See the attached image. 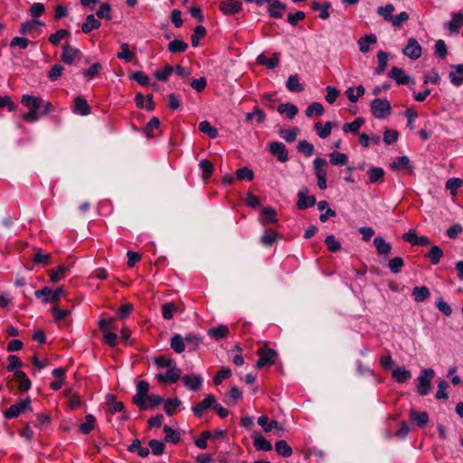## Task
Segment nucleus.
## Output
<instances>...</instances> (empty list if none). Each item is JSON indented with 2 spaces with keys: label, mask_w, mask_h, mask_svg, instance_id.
<instances>
[{
  "label": "nucleus",
  "mask_w": 463,
  "mask_h": 463,
  "mask_svg": "<svg viewBox=\"0 0 463 463\" xmlns=\"http://www.w3.org/2000/svg\"><path fill=\"white\" fill-rule=\"evenodd\" d=\"M21 103L28 109L23 114V119L28 123L38 121L41 117V97L24 94Z\"/></svg>",
  "instance_id": "obj_1"
},
{
  "label": "nucleus",
  "mask_w": 463,
  "mask_h": 463,
  "mask_svg": "<svg viewBox=\"0 0 463 463\" xmlns=\"http://www.w3.org/2000/svg\"><path fill=\"white\" fill-rule=\"evenodd\" d=\"M435 376L434 370L422 369L417 378V392L420 396H425L430 392L431 381Z\"/></svg>",
  "instance_id": "obj_2"
},
{
  "label": "nucleus",
  "mask_w": 463,
  "mask_h": 463,
  "mask_svg": "<svg viewBox=\"0 0 463 463\" xmlns=\"http://www.w3.org/2000/svg\"><path fill=\"white\" fill-rule=\"evenodd\" d=\"M257 354L259 356V360L256 363V368L261 369L266 366H271L275 364L277 358V352L268 347L267 345H263L257 350Z\"/></svg>",
  "instance_id": "obj_3"
},
{
  "label": "nucleus",
  "mask_w": 463,
  "mask_h": 463,
  "mask_svg": "<svg viewBox=\"0 0 463 463\" xmlns=\"http://www.w3.org/2000/svg\"><path fill=\"white\" fill-rule=\"evenodd\" d=\"M371 112L376 118H385L392 112L391 103L385 99H374L371 102Z\"/></svg>",
  "instance_id": "obj_4"
},
{
  "label": "nucleus",
  "mask_w": 463,
  "mask_h": 463,
  "mask_svg": "<svg viewBox=\"0 0 463 463\" xmlns=\"http://www.w3.org/2000/svg\"><path fill=\"white\" fill-rule=\"evenodd\" d=\"M149 383L146 381H139L137 383V393L133 397V402L141 409L146 410L148 408L146 404V398L149 395Z\"/></svg>",
  "instance_id": "obj_5"
},
{
  "label": "nucleus",
  "mask_w": 463,
  "mask_h": 463,
  "mask_svg": "<svg viewBox=\"0 0 463 463\" xmlns=\"http://www.w3.org/2000/svg\"><path fill=\"white\" fill-rule=\"evenodd\" d=\"M65 296V291L61 287L52 291L49 287H44L40 290L35 291V297L43 298V302L57 303L61 297Z\"/></svg>",
  "instance_id": "obj_6"
},
{
  "label": "nucleus",
  "mask_w": 463,
  "mask_h": 463,
  "mask_svg": "<svg viewBox=\"0 0 463 463\" xmlns=\"http://www.w3.org/2000/svg\"><path fill=\"white\" fill-rule=\"evenodd\" d=\"M181 369L177 366H172L166 369L165 373H158L156 374V379L158 383H175L181 378Z\"/></svg>",
  "instance_id": "obj_7"
},
{
  "label": "nucleus",
  "mask_w": 463,
  "mask_h": 463,
  "mask_svg": "<svg viewBox=\"0 0 463 463\" xmlns=\"http://www.w3.org/2000/svg\"><path fill=\"white\" fill-rule=\"evenodd\" d=\"M31 400L30 398H26L24 400H21L16 404L10 406L5 412L4 416L5 419H14L17 418L22 412L25 411L30 408Z\"/></svg>",
  "instance_id": "obj_8"
},
{
  "label": "nucleus",
  "mask_w": 463,
  "mask_h": 463,
  "mask_svg": "<svg viewBox=\"0 0 463 463\" xmlns=\"http://www.w3.org/2000/svg\"><path fill=\"white\" fill-rule=\"evenodd\" d=\"M402 52L411 60H417L421 56V46L416 39L410 38Z\"/></svg>",
  "instance_id": "obj_9"
},
{
  "label": "nucleus",
  "mask_w": 463,
  "mask_h": 463,
  "mask_svg": "<svg viewBox=\"0 0 463 463\" xmlns=\"http://www.w3.org/2000/svg\"><path fill=\"white\" fill-rule=\"evenodd\" d=\"M242 5L238 0H225L221 2L220 10L225 15H232L241 12Z\"/></svg>",
  "instance_id": "obj_10"
},
{
  "label": "nucleus",
  "mask_w": 463,
  "mask_h": 463,
  "mask_svg": "<svg viewBox=\"0 0 463 463\" xmlns=\"http://www.w3.org/2000/svg\"><path fill=\"white\" fill-rule=\"evenodd\" d=\"M184 385L193 392H197L201 389L203 379L198 374H186L182 377Z\"/></svg>",
  "instance_id": "obj_11"
},
{
  "label": "nucleus",
  "mask_w": 463,
  "mask_h": 463,
  "mask_svg": "<svg viewBox=\"0 0 463 463\" xmlns=\"http://www.w3.org/2000/svg\"><path fill=\"white\" fill-rule=\"evenodd\" d=\"M216 399L213 394H208L201 402L193 407L194 414L197 417L203 416L212 406H214Z\"/></svg>",
  "instance_id": "obj_12"
},
{
  "label": "nucleus",
  "mask_w": 463,
  "mask_h": 463,
  "mask_svg": "<svg viewBox=\"0 0 463 463\" xmlns=\"http://www.w3.org/2000/svg\"><path fill=\"white\" fill-rule=\"evenodd\" d=\"M403 239L412 246H429L430 244V241L428 237L417 235L414 230H410L405 233Z\"/></svg>",
  "instance_id": "obj_13"
},
{
  "label": "nucleus",
  "mask_w": 463,
  "mask_h": 463,
  "mask_svg": "<svg viewBox=\"0 0 463 463\" xmlns=\"http://www.w3.org/2000/svg\"><path fill=\"white\" fill-rule=\"evenodd\" d=\"M307 189L302 188L298 193V208L299 210H305L312 207L316 203V198L312 195H307Z\"/></svg>",
  "instance_id": "obj_14"
},
{
  "label": "nucleus",
  "mask_w": 463,
  "mask_h": 463,
  "mask_svg": "<svg viewBox=\"0 0 463 463\" xmlns=\"http://www.w3.org/2000/svg\"><path fill=\"white\" fill-rule=\"evenodd\" d=\"M269 152L276 156L278 160L281 163H285L288 160V150L286 146L280 142H271L269 144Z\"/></svg>",
  "instance_id": "obj_15"
},
{
  "label": "nucleus",
  "mask_w": 463,
  "mask_h": 463,
  "mask_svg": "<svg viewBox=\"0 0 463 463\" xmlns=\"http://www.w3.org/2000/svg\"><path fill=\"white\" fill-rule=\"evenodd\" d=\"M390 78L396 81L398 85H405L412 83L414 80H411L408 75L405 74L404 71L398 67H393L389 72Z\"/></svg>",
  "instance_id": "obj_16"
},
{
  "label": "nucleus",
  "mask_w": 463,
  "mask_h": 463,
  "mask_svg": "<svg viewBox=\"0 0 463 463\" xmlns=\"http://www.w3.org/2000/svg\"><path fill=\"white\" fill-rule=\"evenodd\" d=\"M80 52L76 49L72 48L69 44H65L63 46V51L61 53V61L66 64H72L74 61L80 59Z\"/></svg>",
  "instance_id": "obj_17"
},
{
  "label": "nucleus",
  "mask_w": 463,
  "mask_h": 463,
  "mask_svg": "<svg viewBox=\"0 0 463 463\" xmlns=\"http://www.w3.org/2000/svg\"><path fill=\"white\" fill-rule=\"evenodd\" d=\"M72 111L75 114H79L81 116H87L90 113V107L88 104V101L82 97L75 98L73 101Z\"/></svg>",
  "instance_id": "obj_18"
},
{
  "label": "nucleus",
  "mask_w": 463,
  "mask_h": 463,
  "mask_svg": "<svg viewBox=\"0 0 463 463\" xmlns=\"http://www.w3.org/2000/svg\"><path fill=\"white\" fill-rule=\"evenodd\" d=\"M279 62V54L273 53L271 57H268L265 54H260L257 57V63L265 66L268 69H274Z\"/></svg>",
  "instance_id": "obj_19"
},
{
  "label": "nucleus",
  "mask_w": 463,
  "mask_h": 463,
  "mask_svg": "<svg viewBox=\"0 0 463 463\" xmlns=\"http://www.w3.org/2000/svg\"><path fill=\"white\" fill-rule=\"evenodd\" d=\"M331 6H332L331 3H329V2H325V3L321 4L317 1H313L310 4V7L313 11L319 12V17L322 20H327L330 17L329 10H330Z\"/></svg>",
  "instance_id": "obj_20"
},
{
  "label": "nucleus",
  "mask_w": 463,
  "mask_h": 463,
  "mask_svg": "<svg viewBox=\"0 0 463 463\" xmlns=\"http://www.w3.org/2000/svg\"><path fill=\"white\" fill-rule=\"evenodd\" d=\"M463 26V13H455L452 14V19L445 24V28L452 33H457Z\"/></svg>",
  "instance_id": "obj_21"
},
{
  "label": "nucleus",
  "mask_w": 463,
  "mask_h": 463,
  "mask_svg": "<svg viewBox=\"0 0 463 463\" xmlns=\"http://www.w3.org/2000/svg\"><path fill=\"white\" fill-rule=\"evenodd\" d=\"M260 223L264 226L269 223H277L276 211L271 207H264L261 211Z\"/></svg>",
  "instance_id": "obj_22"
},
{
  "label": "nucleus",
  "mask_w": 463,
  "mask_h": 463,
  "mask_svg": "<svg viewBox=\"0 0 463 463\" xmlns=\"http://www.w3.org/2000/svg\"><path fill=\"white\" fill-rule=\"evenodd\" d=\"M287 5L279 0H274L269 6V14L273 18H281Z\"/></svg>",
  "instance_id": "obj_23"
},
{
  "label": "nucleus",
  "mask_w": 463,
  "mask_h": 463,
  "mask_svg": "<svg viewBox=\"0 0 463 463\" xmlns=\"http://www.w3.org/2000/svg\"><path fill=\"white\" fill-rule=\"evenodd\" d=\"M373 245L379 255H388L392 250V245L380 236L373 239Z\"/></svg>",
  "instance_id": "obj_24"
},
{
  "label": "nucleus",
  "mask_w": 463,
  "mask_h": 463,
  "mask_svg": "<svg viewBox=\"0 0 463 463\" xmlns=\"http://www.w3.org/2000/svg\"><path fill=\"white\" fill-rule=\"evenodd\" d=\"M449 79L455 86H460L463 83V64H458L452 68Z\"/></svg>",
  "instance_id": "obj_25"
},
{
  "label": "nucleus",
  "mask_w": 463,
  "mask_h": 463,
  "mask_svg": "<svg viewBox=\"0 0 463 463\" xmlns=\"http://www.w3.org/2000/svg\"><path fill=\"white\" fill-rule=\"evenodd\" d=\"M314 172L317 178L326 177V165L327 162L322 157H317L313 161Z\"/></svg>",
  "instance_id": "obj_26"
},
{
  "label": "nucleus",
  "mask_w": 463,
  "mask_h": 463,
  "mask_svg": "<svg viewBox=\"0 0 463 463\" xmlns=\"http://www.w3.org/2000/svg\"><path fill=\"white\" fill-rule=\"evenodd\" d=\"M410 417L411 420L416 422V424L420 428L425 427L429 422V415L425 411H417L415 410H411L410 412Z\"/></svg>",
  "instance_id": "obj_27"
},
{
  "label": "nucleus",
  "mask_w": 463,
  "mask_h": 463,
  "mask_svg": "<svg viewBox=\"0 0 463 463\" xmlns=\"http://www.w3.org/2000/svg\"><path fill=\"white\" fill-rule=\"evenodd\" d=\"M393 379L399 383H405L411 377V373L403 366L397 367L392 371Z\"/></svg>",
  "instance_id": "obj_28"
},
{
  "label": "nucleus",
  "mask_w": 463,
  "mask_h": 463,
  "mask_svg": "<svg viewBox=\"0 0 463 463\" xmlns=\"http://www.w3.org/2000/svg\"><path fill=\"white\" fill-rule=\"evenodd\" d=\"M297 106L291 103H281L278 106V112L280 114H286L287 118L292 119L298 114Z\"/></svg>",
  "instance_id": "obj_29"
},
{
  "label": "nucleus",
  "mask_w": 463,
  "mask_h": 463,
  "mask_svg": "<svg viewBox=\"0 0 463 463\" xmlns=\"http://www.w3.org/2000/svg\"><path fill=\"white\" fill-rule=\"evenodd\" d=\"M377 42V37L375 34H368L364 37H362L358 40V46L360 52L365 53L369 51L370 45L375 43Z\"/></svg>",
  "instance_id": "obj_30"
},
{
  "label": "nucleus",
  "mask_w": 463,
  "mask_h": 463,
  "mask_svg": "<svg viewBox=\"0 0 463 463\" xmlns=\"http://www.w3.org/2000/svg\"><path fill=\"white\" fill-rule=\"evenodd\" d=\"M100 27V23L95 18L93 14H89L86 17V22L82 24L81 30L84 33H89L94 29Z\"/></svg>",
  "instance_id": "obj_31"
},
{
  "label": "nucleus",
  "mask_w": 463,
  "mask_h": 463,
  "mask_svg": "<svg viewBox=\"0 0 463 463\" xmlns=\"http://www.w3.org/2000/svg\"><path fill=\"white\" fill-rule=\"evenodd\" d=\"M364 88L362 85H359L358 87H356V89L349 87L345 90V95L350 102L354 103L359 99V98H361L364 94Z\"/></svg>",
  "instance_id": "obj_32"
},
{
  "label": "nucleus",
  "mask_w": 463,
  "mask_h": 463,
  "mask_svg": "<svg viewBox=\"0 0 463 463\" xmlns=\"http://www.w3.org/2000/svg\"><path fill=\"white\" fill-rule=\"evenodd\" d=\"M253 445L258 450L269 451L272 449L271 443L260 434L254 436Z\"/></svg>",
  "instance_id": "obj_33"
},
{
  "label": "nucleus",
  "mask_w": 463,
  "mask_h": 463,
  "mask_svg": "<svg viewBox=\"0 0 463 463\" xmlns=\"http://www.w3.org/2000/svg\"><path fill=\"white\" fill-rule=\"evenodd\" d=\"M258 424L260 425L265 432H269L273 429H280L277 420H269L267 415H261L258 418Z\"/></svg>",
  "instance_id": "obj_34"
},
{
  "label": "nucleus",
  "mask_w": 463,
  "mask_h": 463,
  "mask_svg": "<svg viewBox=\"0 0 463 463\" xmlns=\"http://www.w3.org/2000/svg\"><path fill=\"white\" fill-rule=\"evenodd\" d=\"M208 334L210 336H212L215 340H220L228 335L229 328H228V326H226L224 325H221L216 327H213V328L209 329Z\"/></svg>",
  "instance_id": "obj_35"
},
{
  "label": "nucleus",
  "mask_w": 463,
  "mask_h": 463,
  "mask_svg": "<svg viewBox=\"0 0 463 463\" xmlns=\"http://www.w3.org/2000/svg\"><path fill=\"white\" fill-rule=\"evenodd\" d=\"M369 181L372 184L383 182L384 171L381 167H371L368 172Z\"/></svg>",
  "instance_id": "obj_36"
},
{
  "label": "nucleus",
  "mask_w": 463,
  "mask_h": 463,
  "mask_svg": "<svg viewBox=\"0 0 463 463\" xmlns=\"http://www.w3.org/2000/svg\"><path fill=\"white\" fill-rule=\"evenodd\" d=\"M275 450L278 454L284 458H288L293 453L292 449L284 439H280L276 442Z\"/></svg>",
  "instance_id": "obj_37"
},
{
  "label": "nucleus",
  "mask_w": 463,
  "mask_h": 463,
  "mask_svg": "<svg viewBox=\"0 0 463 463\" xmlns=\"http://www.w3.org/2000/svg\"><path fill=\"white\" fill-rule=\"evenodd\" d=\"M364 123V120L362 118H356L351 123H345L343 125V131L345 133L351 132L353 134H357L359 132L360 128Z\"/></svg>",
  "instance_id": "obj_38"
},
{
  "label": "nucleus",
  "mask_w": 463,
  "mask_h": 463,
  "mask_svg": "<svg viewBox=\"0 0 463 463\" xmlns=\"http://www.w3.org/2000/svg\"><path fill=\"white\" fill-rule=\"evenodd\" d=\"M286 87L289 91L293 92H301L303 90V86L300 84L297 75H290L288 78Z\"/></svg>",
  "instance_id": "obj_39"
},
{
  "label": "nucleus",
  "mask_w": 463,
  "mask_h": 463,
  "mask_svg": "<svg viewBox=\"0 0 463 463\" xmlns=\"http://www.w3.org/2000/svg\"><path fill=\"white\" fill-rule=\"evenodd\" d=\"M394 5L392 4H388L385 6H380L377 8V14L381 15L386 22H391L392 20V13L394 12Z\"/></svg>",
  "instance_id": "obj_40"
},
{
  "label": "nucleus",
  "mask_w": 463,
  "mask_h": 463,
  "mask_svg": "<svg viewBox=\"0 0 463 463\" xmlns=\"http://www.w3.org/2000/svg\"><path fill=\"white\" fill-rule=\"evenodd\" d=\"M412 296L417 302H422L430 297V290L427 287H415L412 290Z\"/></svg>",
  "instance_id": "obj_41"
},
{
  "label": "nucleus",
  "mask_w": 463,
  "mask_h": 463,
  "mask_svg": "<svg viewBox=\"0 0 463 463\" xmlns=\"http://www.w3.org/2000/svg\"><path fill=\"white\" fill-rule=\"evenodd\" d=\"M188 47V44L184 42L183 40L175 39L174 41L170 42L168 44V50L171 52L176 53V52H184L186 51Z\"/></svg>",
  "instance_id": "obj_42"
},
{
  "label": "nucleus",
  "mask_w": 463,
  "mask_h": 463,
  "mask_svg": "<svg viewBox=\"0 0 463 463\" xmlns=\"http://www.w3.org/2000/svg\"><path fill=\"white\" fill-rule=\"evenodd\" d=\"M315 129L317 130V135L321 138H326L332 130L331 122H326L325 125H322L321 122H317L315 124Z\"/></svg>",
  "instance_id": "obj_43"
},
{
  "label": "nucleus",
  "mask_w": 463,
  "mask_h": 463,
  "mask_svg": "<svg viewBox=\"0 0 463 463\" xmlns=\"http://www.w3.org/2000/svg\"><path fill=\"white\" fill-rule=\"evenodd\" d=\"M443 256V251L439 246H432L426 257L432 264H438Z\"/></svg>",
  "instance_id": "obj_44"
},
{
  "label": "nucleus",
  "mask_w": 463,
  "mask_h": 463,
  "mask_svg": "<svg viewBox=\"0 0 463 463\" xmlns=\"http://www.w3.org/2000/svg\"><path fill=\"white\" fill-rule=\"evenodd\" d=\"M329 159L332 165L337 166L345 165L348 161V157L345 154L337 152H333L329 154Z\"/></svg>",
  "instance_id": "obj_45"
},
{
  "label": "nucleus",
  "mask_w": 463,
  "mask_h": 463,
  "mask_svg": "<svg viewBox=\"0 0 463 463\" xmlns=\"http://www.w3.org/2000/svg\"><path fill=\"white\" fill-rule=\"evenodd\" d=\"M324 112H325V109L321 103L313 102L312 104H310L307 107V109L306 110V115H307V117L311 118L314 115L321 116L324 114Z\"/></svg>",
  "instance_id": "obj_46"
},
{
  "label": "nucleus",
  "mask_w": 463,
  "mask_h": 463,
  "mask_svg": "<svg viewBox=\"0 0 463 463\" xmlns=\"http://www.w3.org/2000/svg\"><path fill=\"white\" fill-rule=\"evenodd\" d=\"M170 345L172 349L177 354H181L184 351V340L179 335H175L172 337Z\"/></svg>",
  "instance_id": "obj_47"
},
{
  "label": "nucleus",
  "mask_w": 463,
  "mask_h": 463,
  "mask_svg": "<svg viewBox=\"0 0 463 463\" xmlns=\"http://www.w3.org/2000/svg\"><path fill=\"white\" fill-rule=\"evenodd\" d=\"M67 268L65 266H59L55 269L50 271V279L52 282L57 283L65 277Z\"/></svg>",
  "instance_id": "obj_48"
},
{
  "label": "nucleus",
  "mask_w": 463,
  "mask_h": 463,
  "mask_svg": "<svg viewBox=\"0 0 463 463\" xmlns=\"http://www.w3.org/2000/svg\"><path fill=\"white\" fill-rule=\"evenodd\" d=\"M176 310L177 307L173 302L165 303L162 307V316L165 319L170 320L174 317Z\"/></svg>",
  "instance_id": "obj_49"
},
{
  "label": "nucleus",
  "mask_w": 463,
  "mask_h": 463,
  "mask_svg": "<svg viewBox=\"0 0 463 463\" xmlns=\"http://www.w3.org/2000/svg\"><path fill=\"white\" fill-rule=\"evenodd\" d=\"M181 404V402L175 398V399H167L165 401L164 408L167 415H173L177 407Z\"/></svg>",
  "instance_id": "obj_50"
},
{
  "label": "nucleus",
  "mask_w": 463,
  "mask_h": 463,
  "mask_svg": "<svg viewBox=\"0 0 463 463\" xmlns=\"http://www.w3.org/2000/svg\"><path fill=\"white\" fill-rule=\"evenodd\" d=\"M95 418L89 414L85 417V421L80 425V430L84 434H89L94 429Z\"/></svg>",
  "instance_id": "obj_51"
},
{
  "label": "nucleus",
  "mask_w": 463,
  "mask_h": 463,
  "mask_svg": "<svg viewBox=\"0 0 463 463\" xmlns=\"http://www.w3.org/2000/svg\"><path fill=\"white\" fill-rule=\"evenodd\" d=\"M199 130L204 134H207L212 138L216 137L218 135L217 129L212 127L211 124L206 120L200 122Z\"/></svg>",
  "instance_id": "obj_52"
},
{
  "label": "nucleus",
  "mask_w": 463,
  "mask_h": 463,
  "mask_svg": "<svg viewBox=\"0 0 463 463\" xmlns=\"http://www.w3.org/2000/svg\"><path fill=\"white\" fill-rule=\"evenodd\" d=\"M99 329L102 333L117 330L114 318H102L99 322Z\"/></svg>",
  "instance_id": "obj_53"
},
{
  "label": "nucleus",
  "mask_w": 463,
  "mask_h": 463,
  "mask_svg": "<svg viewBox=\"0 0 463 463\" xmlns=\"http://www.w3.org/2000/svg\"><path fill=\"white\" fill-rule=\"evenodd\" d=\"M298 128H293L291 129H282L279 131V135L282 138H284L287 142L291 143L296 140L298 135Z\"/></svg>",
  "instance_id": "obj_54"
},
{
  "label": "nucleus",
  "mask_w": 463,
  "mask_h": 463,
  "mask_svg": "<svg viewBox=\"0 0 463 463\" xmlns=\"http://www.w3.org/2000/svg\"><path fill=\"white\" fill-rule=\"evenodd\" d=\"M206 34V30L203 26L198 25L194 30V33L192 34V45L193 47H197L199 43V40L204 37Z\"/></svg>",
  "instance_id": "obj_55"
},
{
  "label": "nucleus",
  "mask_w": 463,
  "mask_h": 463,
  "mask_svg": "<svg viewBox=\"0 0 463 463\" xmlns=\"http://www.w3.org/2000/svg\"><path fill=\"white\" fill-rule=\"evenodd\" d=\"M155 364L161 369H169L172 366H176L175 361L172 358H167L165 356H158L155 359Z\"/></svg>",
  "instance_id": "obj_56"
},
{
  "label": "nucleus",
  "mask_w": 463,
  "mask_h": 463,
  "mask_svg": "<svg viewBox=\"0 0 463 463\" xmlns=\"http://www.w3.org/2000/svg\"><path fill=\"white\" fill-rule=\"evenodd\" d=\"M232 375V371L227 367H222L220 371L217 372L215 377L213 378V383L215 385H220L223 380L230 378Z\"/></svg>",
  "instance_id": "obj_57"
},
{
  "label": "nucleus",
  "mask_w": 463,
  "mask_h": 463,
  "mask_svg": "<svg viewBox=\"0 0 463 463\" xmlns=\"http://www.w3.org/2000/svg\"><path fill=\"white\" fill-rule=\"evenodd\" d=\"M403 265H404V261H403L402 258H401V257H394L393 259L390 260V261L388 263V267H389L390 270L395 274L399 273L402 270V268L403 267Z\"/></svg>",
  "instance_id": "obj_58"
},
{
  "label": "nucleus",
  "mask_w": 463,
  "mask_h": 463,
  "mask_svg": "<svg viewBox=\"0 0 463 463\" xmlns=\"http://www.w3.org/2000/svg\"><path fill=\"white\" fill-rule=\"evenodd\" d=\"M121 51L118 53V58L124 60L127 62L132 61L134 53L130 52L128 43H122L120 46Z\"/></svg>",
  "instance_id": "obj_59"
},
{
  "label": "nucleus",
  "mask_w": 463,
  "mask_h": 463,
  "mask_svg": "<svg viewBox=\"0 0 463 463\" xmlns=\"http://www.w3.org/2000/svg\"><path fill=\"white\" fill-rule=\"evenodd\" d=\"M449 388V383L445 380H441L438 384V391L436 392V398L439 400H447L449 398L447 389Z\"/></svg>",
  "instance_id": "obj_60"
},
{
  "label": "nucleus",
  "mask_w": 463,
  "mask_h": 463,
  "mask_svg": "<svg viewBox=\"0 0 463 463\" xmlns=\"http://www.w3.org/2000/svg\"><path fill=\"white\" fill-rule=\"evenodd\" d=\"M129 450L132 452L137 451V454L142 457L146 458L149 454V449L145 447H141V443L138 439H135L131 446L129 447Z\"/></svg>",
  "instance_id": "obj_61"
},
{
  "label": "nucleus",
  "mask_w": 463,
  "mask_h": 463,
  "mask_svg": "<svg viewBox=\"0 0 463 463\" xmlns=\"http://www.w3.org/2000/svg\"><path fill=\"white\" fill-rule=\"evenodd\" d=\"M96 15L99 19H106V20H111V8L109 4H102L99 6V9L97 11Z\"/></svg>",
  "instance_id": "obj_62"
},
{
  "label": "nucleus",
  "mask_w": 463,
  "mask_h": 463,
  "mask_svg": "<svg viewBox=\"0 0 463 463\" xmlns=\"http://www.w3.org/2000/svg\"><path fill=\"white\" fill-rule=\"evenodd\" d=\"M298 152L303 153L306 156L309 157L314 152V146L307 140H301L298 145Z\"/></svg>",
  "instance_id": "obj_63"
},
{
  "label": "nucleus",
  "mask_w": 463,
  "mask_h": 463,
  "mask_svg": "<svg viewBox=\"0 0 463 463\" xmlns=\"http://www.w3.org/2000/svg\"><path fill=\"white\" fill-rule=\"evenodd\" d=\"M463 180L460 178H451L446 183V188L451 192L452 194H456L458 189L462 187Z\"/></svg>",
  "instance_id": "obj_64"
}]
</instances>
